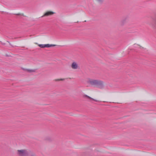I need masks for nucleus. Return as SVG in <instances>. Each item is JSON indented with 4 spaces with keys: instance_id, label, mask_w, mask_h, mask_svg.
Here are the masks:
<instances>
[{
    "instance_id": "obj_15",
    "label": "nucleus",
    "mask_w": 156,
    "mask_h": 156,
    "mask_svg": "<svg viewBox=\"0 0 156 156\" xmlns=\"http://www.w3.org/2000/svg\"><path fill=\"white\" fill-rule=\"evenodd\" d=\"M32 156H34V155H32Z\"/></svg>"
},
{
    "instance_id": "obj_9",
    "label": "nucleus",
    "mask_w": 156,
    "mask_h": 156,
    "mask_svg": "<svg viewBox=\"0 0 156 156\" xmlns=\"http://www.w3.org/2000/svg\"><path fill=\"white\" fill-rule=\"evenodd\" d=\"M55 45L54 44H44L45 48H49L52 46H54Z\"/></svg>"
},
{
    "instance_id": "obj_3",
    "label": "nucleus",
    "mask_w": 156,
    "mask_h": 156,
    "mask_svg": "<svg viewBox=\"0 0 156 156\" xmlns=\"http://www.w3.org/2000/svg\"><path fill=\"white\" fill-rule=\"evenodd\" d=\"M83 97L84 98H87L88 99V101H90L91 102H92V101H95L96 102L99 101L96 100H95V99L92 98L90 97V96H89L87 95H84L83 96Z\"/></svg>"
},
{
    "instance_id": "obj_8",
    "label": "nucleus",
    "mask_w": 156,
    "mask_h": 156,
    "mask_svg": "<svg viewBox=\"0 0 156 156\" xmlns=\"http://www.w3.org/2000/svg\"><path fill=\"white\" fill-rule=\"evenodd\" d=\"M153 28L156 29V17L153 20V23L152 24Z\"/></svg>"
},
{
    "instance_id": "obj_14",
    "label": "nucleus",
    "mask_w": 156,
    "mask_h": 156,
    "mask_svg": "<svg viewBox=\"0 0 156 156\" xmlns=\"http://www.w3.org/2000/svg\"><path fill=\"white\" fill-rule=\"evenodd\" d=\"M7 42H8L9 44L10 45H11L12 47H13V46L11 44L9 41H7Z\"/></svg>"
},
{
    "instance_id": "obj_12",
    "label": "nucleus",
    "mask_w": 156,
    "mask_h": 156,
    "mask_svg": "<svg viewBox=\"0 0 156 156\" xmlns=\"http://www.w3.org/2000/svg\"><path fill=\"white\" fill-rule=\"evenodd\" d=\"M64 80V79H56V80H55V81H60V80H62H62Z\"/></svg>"
},
{
    "instance_id": "obj_7",
    "label": "nucleus",
    "mask_w": 156,
    "mask_h": 156,
    "mask_svg": "<svg viewBox=\"0 0 156 156\" xmlns=\"http://www.w3.org/2000/svg\"><path fill=\"white\" fill-rule=\"evenodd\" d=\"M24 70H26L28 73H31L32 72H34L36 71V69H23Z\"/></svg>"
},
{
    "instance_id": "obj_1",
    "label": "nucleus",
    "mask_w": 156,
    "mask_h": 156,
    "mask_svg": "<svg viewBox=\"0 0 156 156\" xmlns=\"http://www.w3.org/2000/svg\"><path fill=\"white\" fill-rule=\"evenodd\" d=\"M88 83L92 85L96 86L101 89L103 88L104 87L103 82L99 80H88Z\"/></svg>"
},
{
    "instance_id": "obj_4",
    "label": "nucleus",
    "mask_w": 156,
    "mask_h": 156,
    "mask_svg": "<svg viewBox=\"0 0 156 156\" xmlns=\"http://www.w3.org/2000/svg\"><path fill=\"white\" fill-rule=\"evenodd\" d=\"M71 66L72 68L74 69H77L78 67L77 64L75 62H73L72 63Z\"/></svg>"
},
{
    "instance_id": "obj_2",
    "label": "nucleus",
    "mask_w": 156,
    "mask_h": 156,
    "mask_svg": "<svg viewBox=\"0 0 156 156\" xmlns=\"http://www.w3.org/2000/svg\"><path fill=\"white\" fill-rule=\"evenodd\" d=\"M18 154L19 156H28L27 151L25 150H18Z\"/></svg>"
},
{
    "instance_id": "obj_10",
    "label": "nucleus",
    "mask_w": 156,
    "mask_h": 156,
    "mask_svg": "<svg viewBox=\"0 0 156 156\" xmlns=\"http://www.w3.org/2000/svg\"><path fill=\"white\" fill-rule=\"evenodd\" d=\"M97 2H98L99 4H101L103 3L104 2V0H95Z\"/></svg>"
},
{
    "instance_id": "obj_13",
    "label": "nucleus",
    "mask_w": 156,
    "mask_h": 156,
    "mask_svg": "<svg viewBox=\"0 0 156 156\" xmlns=\"http://www.w3.org/2000/svg\"><path fill=\"white\" fill-rule=\"evenodd\" d=\"M15 14L16 15H21L22 16H24V15L23 14L18 13V14Z\"/></svg>"
},
{
    "instance_id": "obj_11",
    "label": "nucleus",
    "mask_w": 156,
    "mask_h": 156,
    "mask_svg": "<svg viewBox=\"0 0 156 156\" xmlns=\"http://www.w3.org/2000/svg\"><path fill=\"white\" fill-rule=\"evenodd\" d=\"M38 46L41 48H45L44 44H39L38 45Z\"/></svg>"
},
{
    "instance_id": "obj_6",
    "label": "nucleus",
    "mask_w": 156,
    "mask_h": 156,
    "mask_svg": "<svg viewBox=\"0 0 156 156\" xmlns=\"http://www.w3.org/2000/svg\"><path fill=\"white\" fill-rule=\"evenodd\" d=\"M126 19H127V18L125 17V18H123V19H122L121 20V21L120 23V24L121 25H123L124 24V23H126Z\"/></svg>"
},
{
    "instance_id": "obj_5",
    "label": "nucleus",
    "mask_w": 156,
    "mask_h": 156,
    "mask_svg": "<svg viewBox=\"0 0 156 156\" xmlns=\"http://www.w3.org/2000/svg\"><path fill=\"white\" fill-rule=\"evenodd\" d=\"M54 12L51 11H48L46 12L44 15L42 16V17H43L44 16H48L54 14Z\"/></svg>"
}]
</instances>
